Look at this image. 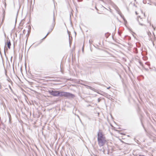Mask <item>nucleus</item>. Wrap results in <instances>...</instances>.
Returning a JSON list of instances; mask_svg holds the SVG:
<instances>
[{
	"label": "nucleus",
	"mask_w": 156,
	"mask_h": 156,
	"mask_svg": "<svg viewBox=\"0 0 156 156\" xmlns=\"http://www.w3.org/2000/svg\"><path fill=\"white\" fill-rule=\"evenodd\" d=\"M98 141L100 147L104 146L107 142L105 137L101 130L99 131L98 134Z\"/></svg>",
	"instance_id": "nucleus-1"
},
{
	"label": "nucleus",
	"mask_w": 156,
	"mask_h": 156,
	"mask_svg": "<svg viewBox=\"0 0 156 156\" xmlns=\"http://www.w3.org/2000/svg\"><path fill=\"white\" fill-rule=\"evenodd\" d=\"M59 96L60 97H73V94L68 92L59 91Z\"/></svg>",
	"instance_id": "nucleus-2"
},
{
	"label": "nucleus",
	"mask_w": 156,
	"mask_h": 156,
	"mask_svg": "<svg viewBox=\"0 0 156 156\" xmlns=\"http://www.w3.org/2000/svg\"><path fill=\"white\" fill-rule=\"evenodd\" d=\"M11 45L10 40L9 39H8L5 43V50L7 51L8 50V49H10Z\"/></svg>",
	"instance_id": "nucleus-3"
},
{
	"label": "nucleus",
	"mask_w": 156,
	"mask_h": 156,
	"mask_svg": "<svg viewBox=\"0 0 156 156\" xmlns=\"http://www.w3.org/2000/svg\"><path fill=\"white\" fill-rule=\"evenodd\" d=\"M48 92L51 95L53 96H59V91L50 90L48 91Z\"/></svg>",
	"instance_id": "nucleus-4"
},
{
	"label": "nucleus",
	"mask_w": 156,
	"mask_h": 156,
	"mask_svg": "<svg viewBox=\"0 0 156 156\" xmlns=\"http://www.w3.org/2000/svg\"><path fill=\"white\" fill-rule=\"evenodd\" d=\"M145 17V13H142V15L139 16L138 20L140 23L142 25V23L141 22V21H142L143 19H144Z\"/></svg>",
	"instance_id": "nucleus-5"
},
{
	"label": "nucleus",
	"mask_w": 156,
	"mask_h": 156,
	"mask_svg": "<svg viewBox=\"0 0 156 156\" xmlns=\"http://www.w3.org/2000/svg\"><path fill=\"white\" fill-rule=\"evenodd\" d=\"M55 24H54L51 27V30L49 32H48L46 36H47L50 32H51L53 29L54 27Z\"/></svg>",
	"instance_id": "nucleus-6"
},
{
	"label": "nucleus",
	"mask_w": 156,
	"mask_h": 156,
	"mask_svg": "<svg viewBox=\"0 0 156 156\" xmlns=\"http://www.w3.org/2000/svg\"><path fill=\"white\" fill-rule=\"evenodd\" d=\"M152 38H151V39L152 41H154L155 40V37L154 35H153L152 36Z\"/></svg>",
	"instance_id": "nucleus-7"
},
{
	"label": "nucleus",
	"mask_w": 156,
	"mask_h": 156,
	"mask_svg": "<svg viewBox=\"0 0 156 156\" xmlns=\"http://www.w3.org/2000/svg\"><path fill=\"white\" fill-rule=\"evenodd\" d=\"M25 31V30H23V33H24V32Z\"/></svg>",
	"instance_id": "nucleus-8"
},
{
	"label": "nucleus",
	"mask_w": 156,
	"mask_h": 156,
	"mask_svg": "<svg viewBox=\"0 0 156 156\" xmlns=\"http://www.w3.org/2000/svg\"><path fill=\"white\" fill-rule=\"evenodd\" d=\"M110 88V87H108V88H107V89H109Z\"/></svg>",
	"instance_id": "nucleus-9"
},
{
	"label": "nucleus",
	"mask_w": 156,
	"mask_h": 156,
	"mask_svg": "<svg viewBox=\"0 0 156 156\" xmlns=\"http://www.w3.org/2000/svg\"><path fill=\"white\" fill-rule=\"evenodd\" d=\"M29 27H30V26H28V28Z\"/></svg>",
	"instance_id": "nucleus-10"
}]
</instances>
